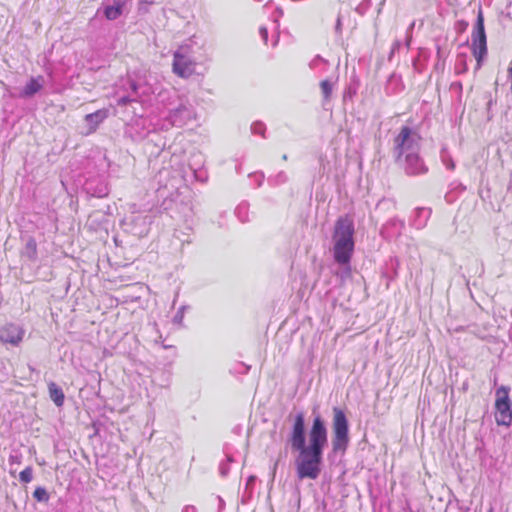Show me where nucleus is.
<instances>
[{
    "mask_svg": "<svg viewBox=\"0 0 512 512\" xmlns=\"http://www.w3.org/2000/svg\"><path fill=\"white\" fill-rule=\"evenodd\" d=\"M495 396V421L497 425L508 427L512 423V402L509 398V388L499 387Z\"/></svg>",
    "mask_w": 512,
    "mask_h": 512,
    "instance_id": "obj_6",
    "label": "nucleus"
},
{
    "mask_svg": "<svg viewBox=\"0 0 512 512\" xmlns=\"http://www.w3.org/2000/svg\"><path fill=\"white\" fill-rule=\"evenodd\" d=\"M19 479L24 484L31 482L33 479V468L31 466H27L20 472Z\"/></svg>",
    "mask_w": 512,
    "mask_h": 512,
    "instance_id": "obj_16",
    "label": "nucleus"
},
{
    "mask_svg": "<svg viewBox=\"0 0 512 512\" xmlns=\"http://www.w3.org/2000/svg\"><path fill=\"white\" fill-rule=\"evenodd\" d=\"M508 75H509L510 79L512 80V61L510 62L509 67H508Z\"/></svg>",
    "mask_w": 512,
    "mask_h": 512,
    "instance_id": "obj_20",
    "label": "nucleus"
},
{
    "mask_svg": "<svg viewBox=\"0 0 512 512\" xmlns=\"http://www.w3.org/2000/svg\"><path fill=\"white\" fill-rule=\"evenodd\" d=\"M332 431L333 451L345 452L349 444V425L344 411L338 407L333 408Z\"/></svg>",
    "mask_w": 512,
    "mask_h": 512,
    "instance_id": "obj_4",
    "label": "nucleus"
},
{
    "mask_svg": "<svg viewBox=\"0 0 512 512\" xmlns=\"http://www.w3.org/2000/svg\"><path fill=\"white\" fill-rule=\"evenodd\" d=\"M327 444V429L320 416L314 418L308 434V445L303 448H292L299 452L295 460L298 479L315 480L321 472L322 454Z\"/></svg>",
    "mask_w": 512,
    "mask_h": 512,
    "instance_id": "obj_1",
    "label": "nucleus"
},
{
    "mask_svg": "<svg viewBox=\"0 0 512 512\" xmlns=\"http://www.w3.org/2000/svg\"><path fill=\"white\" fill-rule=\"evenodd\" d=\"M44 77L42 75H38L36 77H31L29 81L23 87L20 96L23 98L32 97L36 93L40 92L44 86Z\"/></svg>",
    "mask_w": 512,
    "mask_h": 512,
    "instance_id": "obj_12",
    "label": "nucleus"
},
{
    "mask_svg": "<svg viewBox=\"0 0 512 512\" xmlns=\"http://www.w3.org/2000/svg\"><path fill=\"white\" fill-rule=\"evenodd\" d=\"M260 33L263 35L264 39H267L268 32L266 28H260Z\"/></svg>",
    "mask_w": 512,
    "mask_h": 512,
    "instance_id": "obj_19",
    "label": "nucleus"
},
{
    "mask_svg": "<svg viewBox=\"0 0 512 512\" xmlns=\"http://www.w3.org/2000/svg\"><path fill=\"white\" fill-rule=\"evenodd\" d=\"M405 159V171L409 175H421L427 172L428 168L421 159L419 152L407 154Z\"/></svg>",
    "mask_w": 512,
    "mask_h": 512,
    "instance_id": "obj_10",
    "label": "nucleus"
},
{
    "mask_svg": "<svg viewBox=\"0 0 512 512\" xmlns=\"http://www.w3.org/2000/svg\"><path fill=\"white\" fill-rule=\"evenodd\" d=\"M25 331L23 328L16 326L12 323L5 325L0 331V341L8 343L13 346H18L24 337Z\"/></svg>",
    "mask_w": 512,
    "mask_h": 512,
    "instance_id": "obj_8",
    "label": "nucleus"
},
{
    "mask_svg": "<svg viewBox=\"0 0 512 512\" xmlns=\"http://www.w3.org/2000/svg\"><path fill=\"white\" fill-rule=\"evenodd\" d=\"M144 3L152 5L154 3V0H142Z\"/></svg>",
    "mask_w": 512,
    "mask_h": 512,
    "instance_id": "obj_22",
    "label": "nucleus"
},
{
    "mask_svg": "<svg viewBox=\"0 0 512 512\" xmlns=\"http://www.w3.org/2000/svg\"><path fill=\"white\" fill-rule=\"evenodd\" d=\"M422 137L419 133L413 131L409 126H402L398 135L394 138V149L397 158L420 152V143Z\"/></svg>",
    "mask_w": 512,
    "mask_h": 512,
    "instance_id": "obj_5",
    "label": "nucleus"
},
{
    "mask_svg": "<svg viewBox=\"0 0 512 512\" xmlns=\"http://www.w3.org/2000/svg\"><path fill=\"white\" fill-rule=\"evenodd\" d=\"M109 111L108 109H99L96 110L93 113H89L85 115L84 120L88 124V130L86 132V135L95 133L100 126L104 122V120L108 117Z\"/></svg>",
    "mask_w": 512,
    "mask_h": 512,
    "instance_id": "obj_11",
    "label": "nucleus"
},
{
    "mask_svg": "<svg viewBox=\"0 0 512 512\" xmlns=\"http://www.w3.org/2000/svg\"><path fill=\"white\" fill-rule=\"evenodd\" d=\"M320 88L323 93V97L325 101H328L332 94V85L328 80H323L320 82Z\"/></svg>",
    "mask_w": 512,
    "mask_h": 512,
    "instance_id": "obj_17",
    "label": "nucleus"
},
{
    "mask_svg": "<svg viewBox=\"0 0 512 512\" xmlns=\"http://www.w3.org/2000/svg\"><path fill=\"white\" fill-rule=\"evenodd\" d=\"M127 0H114L113 5L106 6L104 9V16L107 20H116L123 14L124 7Z\"/></svg>",
    "mask_w": 512,
    "mask_h": 512,
    "instance_id": "obj_13",
    "label": "nucleus"
},
{
    "mask_svg": "<svg viewBox=\"0 0 512 512\" xmlns=\"http://www.w3.org/2000/svg\"><path fill=\"white\" fill-rule=\"evenodd\" d=\"M354 224L349 216L339 217L335 222L333 240H334V259L341 265L350 262L354 251Z\"/></svg>",
    "mask_w": 512,
    "mask_h": 512,
    "instance_id": "obj_2",
    "label": "nucleus"
},
{
    "mask_svg": "<svg viewBox=\"0 0 512 512\" xmlns=\"http://www.w3.org/2000/svg\"><path fill=\"white\" fill-rule=\"evenodd\" d=\"M33 497L38 502H48L49 494L44 487H37L33 492Z\"/></svg>",
    "mask_w": 512,
    "mask_h": 512,
    "instance_id": "obj_15",
    "label": "nucleus"
},
{
    "mask_svg": "<svg viewBox=\"0 0 512 512\" xmlns=\"http://www.w3.org/2000/svg\"><path fill=\"white\" fill-rule=\"evenodd\" d=\"M489 512H492V509H490Z\"/></svg>",
    "mask_w": 512,
    "mask_h": 512,
    "instance_id": "obj_23",
    "label": "nucleus"
},
{
    "mask_svg": "<svg viewBox=\"0 0 512 512\" xmlns=\"http://www.w3.org/2000/svg\"><path fill=\"white\" fill-rule=\"evenodd\" d=\"M289 441L291 448H303L305 445V425L302 413L295 418Z\"/></svg>",
    "mask_w": 512,
    "mask_h": 512,
    "instance_id": "obj_9",
    "label": "nucleus"
},
{
    "mask_svg": "<svg viewBox=\"0 0 512 512\" xmlns=\"http://www.w3.org/2000/svg\"><path fill=\"white\" fill-rule=\"evenodd\" d=\"M10 461L14 462V463H19L18 457H16V456H11Z\"/></svg>",
    "mask_w": 512,
    "mask_h": 512,
    "instance_id": "obj_21",
    "label": "nucleus"
},
{
    "mask_svg": "<svg viewBox=\"0 0 512 512\" xmlns=\"http://www.w3.org/2000/svg\"><path fill=\"white\" fill-rule=\"evenodd\" d=\"M48 391L50 399L55 403L56 406L61 407L64 404L65 395L60 387L56 383L50 382L48 384Z\"/></svg>",
    "mask_w": 512,
    "mask_h": 512,
    "instance_id": "obj_14",
    "label": "nucleus"
},
{
    "mask_svg": "<svg viewBox=\"0 0 512 512\" xmlns=\"http://www.w3.org/2000/svg\"><path fill=\"white\" fill-rule=\"evenodd\" d=\"M130 101H131V100H130V98H128V97H122V98H120V99L118 100V105H120V106H125V105H127L128 103H130Z\"/></svg>",
    "mask_w": 512,
    "mask_h": 512,
    "instance_id": "obj_18",
    "label": "nucleus"
},
{
    "mask_svg": "<svg viewBox=\"0 0 512 512\" xmlns=\"http://www.w3.org/2000/svg\"><path fill=\"white\" fill-rule=\"evenodd\" d=\"M471 40V52L476 59V70H479L488 51L487 36L484 26V14L481 7L477 12V19L471 33Z\"/></svg>",
    "mask_w": 512,
    "mask_h": 512,
    "instance_id": "obj_3",
    "label": "nucleus"
},
{
    "mask_svg": "<svg viewBox=\"0 0 512 512\" xmlns=\"http://www.w3.org/2000/svg\"><path fill=\"white\" fill-rule=\"evenodd\" d=\"M189 47L180 46L173 54L172 71L180 78L187 79L195 73L196 62L188 55Z\"/></svg>",
    "mask_w": 512,
    "mask_h": 512,
    "instance_id": "obj_7",
    "label": "nucleus"
}]
</instances>
